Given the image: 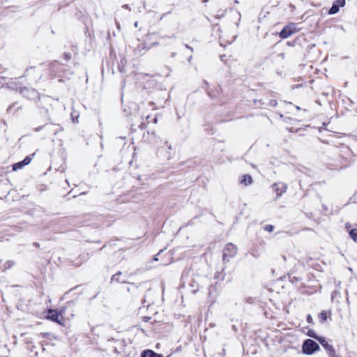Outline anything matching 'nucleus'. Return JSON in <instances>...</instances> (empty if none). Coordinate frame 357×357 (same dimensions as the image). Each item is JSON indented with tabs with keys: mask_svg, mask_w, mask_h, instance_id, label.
Instances as JSON below:
<instances>
[{
	"mask_svg": "<svg viewBox=\"0 0 357 357\" xmlns=\"http://www.w3.org/2000/svg\"><path fill=\"white\" fill-rule=\"evenodd\" d=\"M282 258L285 261L286 260V257L285 256H282Z\"/></svg>",
	"mask_w": 357,
	"mask_h": 357,
	"instance_id": "nucleus-24",
	"label": "nucleus"
},
{
	"mask_svg": "<svg viewBox=\"0 0 357 357\" xmlns=\"http://www.w3.org/2000/svg\"><path fill=\"white\" fill-rule=\"evenodd\" d=\"M272 189L276 193L277 198H278L286 192L287 186L284 183L278 182L272 185Z\"/></svg>",
	"mask_w": 357,
	"mask_h": 357,
	"instance_id": "nucleus-4",
	"label": "nucleus"
},
{
	"mask_svg": "<svg viewBox=\"0 0 357 357\" xmlns=\"http://www.w3.org/2000/svg\"><path fill=\"white\" fill-rule=\"evenodd\" d=\"M307 335L310 337L316 339L317 340L320 337V336L317 335L316 333L314 331H312V330L308 331Z\"/></svg>",
	"mask_w": 357,
	"mask_h": 357,
	"instance_id": "nucleus-14",
	"label": "nucleus"
},
{
	"mask_svg": "<svg viewBox=\"0 0 357 357\" xmlns=\"http://www.w3.org/2000/svg\"><path fill=\"white\" fill-rule=\"evenodd\" d=\"M277 105H278L277 100H273V99L271 100L268 103V105H270L271 107H275Z\"/></svg>",
	"mask_w": 357,
	"mask_h": 357,
	"instance_id": "nucleus-18",
	"label": "nucleus"
},
{
	"mask_svg": "<svg viewBox=\"0 0 357 357\" xmlns=\"http://www.w3.org/2000/svg\"><path fill=\"white\" fill-rule=\"evenodd\" d=\"M320 318L322 321H325L327 319L326 312L325 311H323L320 313Z\"/></svg>",
	"mask_w": 357,
	"mask_h": 357,
	"instance_id": "nucleus-17",
	"label": "nucleus"
},
{
	"mask_svg": "<svg viewBox=\"0 0 357 357\" xmlns=\"http://www.w3.org/2000/svg\"><path fill=\"white\" fill-rule=\"evenodd\" d=\"M298 31L297 26L294 23L287 25L280 33V37L285 39Z\"/></svg>",
	"mask_w": 357,
	"mask_h": 357,
	"instance_id": "nucleus-3",
	"label": "nucleus"
},
{
	"mask_svg": "<svg viewBox=\"0 0 357 357\" xmlns=\"http://www.w3.org/2000/svg\"><path fill=\"white\" fill-rule=\"evenodd\" d=\"M135 26L136 27L137 26V22L135 23Z\"/></svg>",
	"mask_w": 357,
	"mask_h": 357,
	"instance_id": "nucleus-25",
	"label": "nucleus"
},
{
	"mask_svg": "<svg viewBox=\"0 0 357 357\" xmlns=\"http://www.w3.org/2000/svg\"><path fill=\"white\" fill-rule=\"evenodd\" d=\"M185 47L188 49H190L191 50H192V49L191 47H190L188 45H185Z\"/></svg>",
	"mask_w": 357,
	"mask_h": 357,
	"instance_id": "nucleus-22",
	"label": "nucleus"
},
{
	"mask_svg": "<svg viewBox=\"0 0 357 357\" xmlns=\"http://www.w3.org/2000/svg\"><path fill=\"white\" fill-rule=\"evenodd\" d=\"M237 248L233 243H227L223 250L222 258L224 261H229V258L234 257L237 254Z\"/></svg>",
	"mask_w": 357,
	"mask_h": 357,
	"instance_id": "nucleus-2",
	"label": "nucleus"
},
{
	"mask_svg": "<svg viewBox=\"0 0 357 357\" xmlns=\"http://www.w3.org/2000/svg\"><path fill=\"white\" fill-rule=\"evenodd\" d=\"M154 122H155V123H157V119H156V118H155V119H154Z\"/></svg>",
	"mask_w": 357,
	"mask_h": 357,
	"instance_id": "nucleus-23",
	"label": "nucleus"
},
{
	"mask_svg": "<svg viewBox=\"0 0 357 357\" xmlns=\"http://www.w3.org/2000/svg\"><path fill=\"white\" fill-rule=\"evenodd\" d=\"M329 356L330 357H338L336 354H335V351H333V352L330 353L329 354Z\"/></svg>",
	"mask_w": 357,
	"mask_h": 357,
	"instance_id": "nucleus-20",
	"label": "nucleus"
},
{
	"mask_svg": "<svg viewBox=\"0 0 357 357\" xmlns=\"http://www.w3.org/2000/svg\"><path fill=\"white\" fill-rule=\"evenodd\" d=\"M322 207L324 208L325 213L327 215L328 214V211H327L326 206L325 205H322Z\"/></svg>",
	"mask_w": 357,
	"mask_h": 357,
	"instance_id": "nucleus-21",
	"label": "nucleus"
},
{
	"mask_svg": "<svg viewBox=\"0 0 357 357\" xmlns=\"http://www.w3.org/2000/svg\"><path fill=\"white\" fill-rule=\"evenodd\" d=\"M142 357H162V356L151 350H146L142 352Z\"/></svg>",
	"mask_w": 357,
	"mask_h": 357,
	"instance_id": "nucleus-9",
	"label": "nucleus"
},
{
	"mask_svg": "<svg viewBox=\"0 0 357 357\" xmlns=\"http://www.w3.org/2000/svg\"><path fill=\"white\" fill-rule=\"evenodd\" d=\"M241 183L247 186L252 183V178L249 174H244L241 178Z\"/></svg>",
	"mask_w": 357,
	"mask_h": 357,
	"instance_id": "nucleus-8",
	"label": "nucleus"
},
{
	"mask_svg": "<svg viewBox=\"0 0 357 357\" xmlns=\"http://www.w3.org/2000/svg\"><path fill=\"white\" fill-rule=\"evenodd\" d=\"M31 161V158L29 156H26L23 160L24 165L26 166L29 165Z\"/></svg>",
	"mask_w": 357,
	"mask_h": 357,
	"instance_id": "nucleus-16",
	"label": "nucleus"
},
{
	"mask_svg": "<svg viewBox=\"0 0 357 357\" xmlns=\"http://www.w3.org/2000/svg\"><path fill=\"white\" fill-rule=\"evenodd\" d=\"M24 166L25 165H24L22 161L17 162V163H15V164H14L13 165V171H17V170H18L20 169L23 168Z\"/></svg>",
	"mask_w": 357,
	"mask_h": 357,
	"instance_id": "nucleus-10",
	"label": "nucleus"
},
{
	"mask_svg": "<svg viewBox=\"0 0 357 357\" xmlns=\"http://www.w3.org/2000/svg\"><path fill=\"white\" fill-rule=\"evenodd\" d=\"M317 340L320 342L323 347L328 351V354L335 351L333 346L329 344L324 337L320 336L317 339Z\"/></svg>",
	"mask_w": 357,
	"mask_h": 357,
	"instance_id": "nucleus-6",
	"label": "nucleus"
},
{
	"mask_svg": "<svg viewBox=\"0 0 357 357\" xmlns=\"http://www.w3.org/2000/svg\"><path fill=\"white\" fill-rule=\"evenodd\" d=\"M349 235L354 241H357V229H352L349 232Z\"/></svg>",
	"mask_w": 357,
	"mask_h": 357,
	"instance_id": "nucleus-11",
	"label": "nucleus"
},
{
	"mask_svg": "<svg viewBox=\"0 0 357 357\" xmlns=\"http://www.w3.org/2000/svg\"><path fill=\"white\" fill-rule=\"evenodd\" d=\"M345 5V0H337L335 1L330 8L328 13L331 15L337 13L339 11L340 7H343Z\"/></svg>",
	"mask_w": 357,
	"mask_h": 357,
	"instance_id": "nucleus-5",
	"label": "nucleus"
},
{
	"mask_svg": "<svg viewBox=\"0 0 357 357\" xmlns=\"http://www.w3.org/2000/svg\"><path fill=\"white\" fill-rule=\"evenodd\" d=\"M15 264V262L13 261H7L4 263L3 266V268L6 269V268H10L11 267H13Z\"/></svg>",
	"mask_w": 357,
	"mask_h": 357,
	"instance_id": "nucleus-13",
	"label": "nucleus"
},
{
	"mask_svg": "<svg viewBox=\"0 0 357 357\" xmlns=\"http://www.w3.org/2000/svg\"><path fill=\"white\" fill-rule=\"evenodd\" d=\"M303 353L311 355L319 349L318 344L311 339H307L303 344Z\"/></svg>",
	"mask_w": 357,
	"mask_h": 357,
	"instance_id": "nucleus-1",
	"label": "nucleus"
},
{
	"mask_svg": "<svg viewBox=\"0 0 357 357\" xmlns=\"http://www.w3.org/2000/svg\"><path fill=\"white\" fill-rule=\"evenodd\" d=\"M121 274V273L119 272V273H116L115 275H114L112 278V281H115L117 282H122V283L125 282L124 280H120L119 277Z\"/></svg>",
	"mask_w": 357,
	"mask_h": 357,
	"instance_id": "nucleus-12",
	"label": "nucleus"
},
{
	"mask_svg": "<svg viewBox=\"0 0 357 357\" xmlns=\"http://www.w3.org/2000/svg\"><path fill=\"white\" fill-rule=\"evenodd\" d=\"M307 321L308 323H312V317L310 314L307 315Z\"/></svg>",
	"mask_w": 357,
	"mask_h": 357,
	"instance_id": "nucleus-19",
	"label": "nucleus"
},
{
	"mask_svg": "<svg viewBox=\"0 0 357 357\" xmlns=\"http://www.w3.org/2000/svg\"><path fill=\"white\" fill-rule=\"evenodd\" d=\"M60 314L54 310H49L47 318L51 319L52 321L61 324V320L59 319Z\"/></svg>",
	"mask_w": 357,
	"mask_h": 357,
	"instance_id": "nucleus-7",
	"label": "nucleus"
},
{
	"mask_svg": "<svg viewBox=\"0 0 357 357\" xmlns=\"http://www.w3.org/2000/svg\"><path fill=\"white\" fill-rule=\"evenodd\" d=\"M274 227L271 225H268L264 227V230L268 232H271L273 231Z\"/></svg>",
	"mask_w": 357,
	"mask_h": 357,
	"instance_id": "nucleus-15",
	"label": "nucleus"
}]
</instances>
